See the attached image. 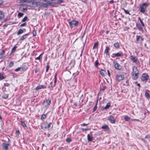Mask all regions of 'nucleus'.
Masks as SVG:
<instances>
[{
	"label": "nucleus",
	"instance_id": "f257e3e1",
	"mask_svg": "<svg viewBox=\"0 0 150 150\" xmlns=\"http://www.w3.org/2000/svg\"><path fill=\"white\" fill-rule=\"evenodd\" d=\"M150 4L149 3H144L140 5L139 6L140 10V11L141 12L144 13L145 11V9Z\"/></svg>",
	"mask_w": 150,
	"mask_h": 150
},
{
	"label": "nucleus",
	"instance_id": "f03ea898",
	"mask_svg": "<svg viewBox=\"0 0 150 150\" xmlns=\"http://www.w3.org/2000/svg\"><path fill=\"white\" fill-rule=\"evenodd\" d=\"M32 4L34 6H37L38 5H40L43 7H47L48 6V4L47 3H42L40 4V3L39 2L33 1L32 2Z\"/></svg>",
	"mask_w": 150,
	"mask_h": 150
},
{
	"label": "nucleus",
	"instance_id": "7ed1b4c3",
	"mask_svg": "<svg viewBox=\"0 0 150 150\" xmlns=\"http://www.w3.org/2000/svg\"><path fill=\"white\" fill-rule=\"evenodd\" d=\"M69 23L70 27L72 28L77 27L78 25L79 22L75 20H73L69 22Z\"/></svg>",
	"mask_w": 150,
	"mask_h": 150
},
{
	"label": "nucleus",
	"instance_id": "20e7f679",
	"mask_svg": "<svg viewBox=\"0 0 150 150\" xmlns=\"http://www.w3.org/2000/svg\"><path fill=\"white\" fill-rule=\"evenodd\" d=\"M149 78V76L147 73H144L142 74L141 77V80L143 81H147Z\"/></svg>",
	"mask_w": 150,
	"mask_h": 150
},
{
	"label": "nucleus",
	"instance_id": "39448f33",
	"mask_svg": "<svg viewBox=\"0 0 150 150\" xmlns=\"http://www.w3.org/2000/svg\"><path fill=\"white\" fill-rule=\"evenodd\" d=\"M124 76L122 75H117L116 77V79L117 81H120L123 80L124 79Z\"/></svg>",
	"mask_w": 150,
	"mask_h": 150
},
{
	"label": "nucleus",
	"instance_id": "423d86ee",
	"mask_svg": "<svg viewBox=\"0 0 150 150\" xmlns=\"http://www.w3.org/2000/svg\"><path fill=\"white\" fill-rule=\"evenodd\" d=\"M51 100L50 99H46L43 101V104L46 106L49 105L51 102Z\"/></svg>",
	"mask_w": 150,
	"mask_h": 150
},
{
	"label": "nucleus",
	"instance_id": "0eeeda50",
	"mask_svg": "<svg viewBox=\"0 0 150 150\" xmlns=\"http://www.w3.org/2000/svg\"><path fill=\"white\" fill-rule=\"evenodd\" d=\"M108 120L112 123L114 124L115 122V120L114 117L112 115H110L108 118Z\"/></svg>",
	"mask_w": 150,
	"mask_h": 150
},
{
	"label": "nucleus",
	"instance_id": "6e6552de",
	"mask_svg": "<svg viewBox=\"0 0 150 150\" xmlns=\"http://www.w3.org/2000/svg\"><path fill=\"white\" fill-rule=\"evenodd\" d=\"M8 144H6L5 143H3L2 144V146L4 150H8Z\"/></svg>",
	"mask_w": 150,
	"mask_h": 150
},
{
	"label": "nucleus",
	"instance_id": "1a4fd4ad",
	"mask_svg": "<svg viewBox=\"0 0 150 150\" xmlns=\"http://www.w3.org/2000/svg\"><path fill=\"white\" fill-rule=\"evenodd\" d=\"M115 68L118 70H120L121 69L122 67L118 63H116L115 64Z\"/></svg>",
	"mask_w": 150,
	"mask_h": 150
},
{
	"label": "nucleus",
	"instance_id": "9d476101",
	"mask_svg": "<svg viewBox=\"0 0 150 150\" xmlns=\"http://www.w3.org/2000/svg\"><path fill=\"white\" fill-rule=\"evenodd\" d=\"M46 88V86L44 85H39L37 86L36 88V89L37 90L41 89L42 88Z\"/></svg>",
	"mask_w": 150,
	"mask_h": 150
},
{
	"label": "nucleus",
	"instance_id": "9b49d317",
	"mask_svg": "<svg viewBox=\"0 0 150 150\" xmlns=\"http://www.w3.org/2000/svg\"><path fill=\"white\" fill-rule=\"evenodd\" d=\"M129 58L132 60L133 62L134 63L136 62L137 60V58L135 56L134 57L133 56H131Z\"/></svg>",
	"mask_w": 150,
	"mask_h": 150
},
{
	"label": "nucleus",
	"instance_id": "f8f14e48",
	"mask_svg": "<svg viewBox=\"0 0 150 150\" xmlns=\"http://www.w3.org/2000/svg\"><path fill=\"white\" fill-rule=\"evenodd\" d=\"M139 73V71L136 67H134L133 68L132 74Z\"/></svg>",
	"mask_w": 150,
	"mask_h": 150
},
{
	"label": "nucleus",
	"instance_id": "ddd939ff",
	"mask_svg": "<svg viewBox=\"0 0 150 150\" xmlns=\"http://www.w3.org/2000/svg\"><path fill=\"white\" fill-rule=\"evenodd\" d=\"M53 82L52 81L50 82V85L48 86V88H50L51 90H52L53 88L55 86L54 85V84L53 85L52 84Z\"/></svg>",
	"mask_w": 150,
	"mask_h": 150
},
{
	"label": "nucleus",
	"instance_id": "4468645a",
	"mask_svg": "<svg viewBox=\"0 0 150 150\" xmlns=\"http://www.w3.org/2000/svg\"><path fill=\"white\" fill-rule=\"evenodd\" d=\"M110 106V103H108L104 107H102V108L103 110H106L109 108V107Z\"/></svg>",
	"mask_w": 150,
	"mask_h": 150
},
{
	"label": "nucleus",
	"instance_id": "2eb2a0df",
	"mask_svg": "<svg viewBox=\"0 0 150 150\" xmlns=\"http://www.w3.org/2000/svg\"><path fill=\"white\" fill-rule=\"evenodd\" d=\"M139 73L132 74V78L134 80H136L138 77Z\"/></svg>",
	"mask_w": 150,
	"mask_h": 150
},
{
	"label": "nucleus",
	"instance_id": "dca6fc26",
	"mask_svg": "<svg viewBox=\"0 0 150 150\" xmlns=\"http://www.w3.org/2000/svg\"><path fill=\"white\" fill-rule=\"evenodd\" d=\"M136 27L137 29L139 30H141L142 31H143V29H142L141 25L140 24H136Z\"/></svg>",
	"mask_w": 150,
	"mask_h": 150
},
{
	"label": "nucleus",
	"instance_id": "f3484780",
	"mask_svg": "<svg viewBox=\"0 0 150 150\" xmlns=\"http://www.w3.org/2000/svg\"><path fill=\"white\" fill-rule=\"evenodd\" d=\"M87 139L88 141L91 142L93 139V137L89 134L87 135Z\"/></svg>",
	"mask_w": 150,
	"mask_h": 150
},
{
	"label": "nucleus",
	"instance_id": "a211bd4d",
	"mask_svg": "<svg viewBox=\"0 0 150 150\" xmlns=\"http://www.w3.org/2000/svg\"><path fill=\"white\" fill-rule=\"evenodd\" d=\"M29 35V34H25L23 36H22L21 38V39L22 40H23L25 39L27 37H28V35Z\"/></svg>",
	"mask_w": 150,
	"mask_h": 150
},
{
	"label": "nucleus",
	"instance_id": "6ab92c4d",
	"mask_svg": "<svg viewBox=\"0 0 150 150\" xmlns=\"http://www.w3.org/2000/svg\"><path fill=\"white\" fill-rule=\"evenodd\" d=\"M4 13L1 11H0V20L3 19L4 18Z\"/></svg>",
	"mask_w": 150,
	"mask_h": 150
},
{
	"label": "nucleus",
	"instance_id": "aec40b11",
	"mask_svg": "<svg viewBox=\"0 0 150 150\" xmlns=\"http://www.w3.org/2000/svg\"><path fill=\"white\" fill-rule=\"evenodd\" d=\"M100 73L101 75L104 76H105V74H106V71L103 70H101L100 71Z\"/></svg>",
	"mask_w": 150,
	"mask_h": 150
},
{
	"label": "nucleus",
	"instance_id": "412c9836",
	"mask_svg": "<svg viewBox=\"0 0 150 150\" xmlns=\"http://www.w3.org/2000/svg\"><path fill=\"white\" fill-rule=\"evenodd\" d=\"M122 54V52H120L114 54V55L115 57H118L121 56Z\"/></svg>",
	"mask_w": 150,
	"mask_h": 150
},
{
	"label": "nucleus",
	"instance_id": "4be33fe9",
	"mask_svg": "<svg viewBox=\"0 0 150 150\" xmlns=\"http://www.w3.org/2000/svg\"><path fill=\"white\" fill-rule=\"evenodd\" d=\"M136 40L137 41H142V40H143V39H142V37L140 35H137V38Z\"/></svg>",
	"mask_w": 150,
	"mask_h": 150
},
{
	"label": "nucleus",
	"instance_id": "5701e85b",
	"mask_svg": "<svg viewBox=\"0 0 150 150\" xmlns=\"http://www.w3.org/2000/svg\"><path fill=\"white\" fill-rule=\"evenodd\" d=\"M101 128L102 129H105L106 130H109V128L108 126L106 125L102 126L101 127Z\"/></svg>",
	"mask_w": 150,
	"mask_h": 150
},
{
	"label": "nucleus",
	"instance_id": "b1692460",
	"mask_svg": "<svg viewBox=\"0 0 150 150\" xmlns=\"http://www.w3.org/2000/svg\"><path fill=\"white\" fill-rule=\"evenodd\" d=\"M4 52V50H0V59H1L3 57V54Z\"/></svg>",
	"mask_w": 150,
	"mask_h": 150
},
{
	"label": "nucleus",
	"instance_id": "393cba45",
	"mask_svg": "<svg viewBox=\"0 0 150 150\" xmlns=\"http://www.w3.org/2000/svg\"><path fill=\"white\" fill-rule=\"evenodd\" d=\"M57 74H55V75L54 77V85H55V86H56V83H57Z\"/></svg>",
	"mask_w": 150,
	"mask_h": 150
},
{
	"label": "nucleus",
	"instance_id": "a878e982",
	"mask_svg": "<svg viewBox=\"0 0 150 150\" xmlns=\"http://www.w3.org/2000/svg\"><path fill=\"white\" fill-rule=\"evenodd\" d=\"M23 32V30L22 29H20L17 32V35H20Z\"/></svg>",
	"mask_w": 150,
	"mask_h": 150
},
{
	"label": "nucleus",
	"instance_id": "bb28decb",
	"mask_svg": "<svg viewBox=\"0 0 150 150\" xmlns=\"http://www.w3.org/2000/svg\"><path fill=\"white\" fill-rule=\"evenodd\" d=\"M124 119L126 121H129V120H131V118L127 116H126L125 117Z\"/></svg>",
	"mask_w": 150,
	"mask_h": 150
},
{
	"label": "nucleus",
	"instance_id": "cd10ccee",
	"mask_svg": "<svg viewBox=\"0 0 150 150\" xmlns=\"http://www.w3.org/2000/svg\"><path fill=\"white\" fill-rule=\"evenodd\" d=\"M42 54H43V53H42V54H40L38 57L35 58V59H37V60H40V59L42 58V57H41V56Z\"/></svg>",
	"mask_w": 150,
	"mask_h": 150
},
{
	"label": "nucleus",
	"instance_id": "c85d7f7f",
	"mask_svg": "<svg viewBox=\"0 0 150 150\" xmlns=\"http://www.w3.org/2000/svg\"><path fill=\"white\" fill-rule=\"evenodd\" d=\"M98 47H93L92 50L94 52L96 53L97 52Z\"/></svg>",
	"mask_w": 150,
	"mask_h": 150
},
{
	"label": "nucleus",
	"instance_id": "c756f323",
	"mask_svg": "<svg viewBox=\"0 0 150 150\" xmlns=\"http://www.w3.org/2000/svg\"><path fill=\"white\" fill-rule=\"evenodd\" d=\"M46 116L45 115L43 114L41 116V120L45 119L46 118Z\"/></svg>",
	"mask_w": 150,
	"mask_h": 150
},
{
	"label": "nucleus",
	"instance_id": "7c9ffc66",
	"mask_svg": "<svg viewBox=\"0 0 150 150\" xmlns=\"http://www.w3.org/2000/svg\"><path fill=\"white\" fill-rule=\"evenodd\" d=\"M32 33L33 36H35L36 35V31L35 29H34L32 32Z\"/></svg>",
	"mask_w": 150,
	"mask_h": 150
},
{
	"label": "nucleus",
	"instance_id": "2f4dec72",
	"mask_svg": "<svg viewBox=\"0 0 150 150\" xmlns=\"http://www.w3.org/2000/svg\"><path fill=\"white\" fill-rule=\"evenodd\" d=\"M99 64V63L98 62V60H97L95 62V65L96 67H97Z\"/></svg>",
	"mask_w": 150,
	"mask_h": 150
},
{
	"label": "nucleus",
	"instance_id": "473e14b6",
	"mask_svg": "<svg viewBox=\"0 0 150 150\" xmlns=\"http://www.w3.org/2000/svg\"><path fill=\"white\" fill-rule=\"evenodd\" d=\"M123 9L124 11L127 14H129V15H130V14L129 13V11L128 10H126L124 8H123Z\"/></svg>",
	"mask_w": 150,
	"mask_h": 150
},
{
	"label": "nucleus",
	"instance_id": "72a5a7b5",
	"mask_svg": "<svg viewBox=\"0 0 150 150\" xmlns=\"http://www.w3.org/2000/svg\"><path fill=\"white\" fill-rule=\"evenodd\" d=\"M109 49V47H106V49L105 50V52L107 54H108Z\"/></svg>",
	"mask_w": 150,
	"mask_h": 150
},
{
	"label": "nucleus",
	"instance_id": "f704fd0d",
	"mask_svg": "<svg viewBox=\"0 0 150 150\" xmlns=\"http://www.w3.org/2000/svg\"><path fill=\"white\" fill-rule=\"evenodd\" d=\"M49 68H50V65H49V64L48 63H47L46 65V72H47L48 71L49 69Z\"/></svg>",
	"mask_w": 150,
	"mask_h": 150
},
{
	"label": "nucleus",
	"instance_id": "c9c22d12",
	"mask_svg": "<svg viewBox=\"0 0 150 150\" xmlns=\"http://www.w3.org/2000/svg\"><path fill=\"white\" fill-rule=\"evenodd\" d=\"M23 15V13L20 12L18 14V16L19 18L22 16Z\"/></svg>",
	"mask_w": 150,
	"mask_h": 150
},
{
	"label": "nucleus",
	"instance_id": "e433bc0d",
	"mask_svg": "<svg viewBox=\"0 0 150 150\" xmlns=\"http://www.w3.org/2000/svg\"><path fill=\"white\" fill-rule=\"evenodd\" d=\"M21 69H23V68H21V67H19L18 68H17L15 70V71H20L21 70Z\"/></svg>",
	"mask_w": 150,
	"mask_h": 150
},
{
	"label": "nucleus",
	"instance_id": "4c0bfd02",
	"mask_svg": "<svg viewBox=\"0 0 150 150\" xmlns=\"http://www.w3.org/2000/svg\"><path fill=\"white\" fill-rule=\"evenodd\" d=\"M97 103H98V101L97 102V103H96V105L94 107V108H93V112H95L96 110V109L97 108Z\"/></svg>",
	"mask_w": 150,
	"mask_h": 150
},
{
	"label": "nucleus",
	"instance_id": "58836bf2",
	"mask_svg": "<svg viewBox=\"0 0 150 150\" xmlns=\"http://www.w3.org/2000/svg\"><path fill=\"white\" fill-rule=\"evenodd\" d=\"M8 97V94H4L3 95V97L4 98H7Z\"/></svg>",
	"mask_w": 150,
	"mask_h": 150
},
{
	"label": "nucleus",
	"instance_id": "ea45409f",
	"mask_svg": "<svg viewBox=\"0 0 150 150\" xmlns=\"http://www.w3.org/2000/svg\"><path fill=\"white\" fill-rule=\"evenodd\" d=\"M71 138H67L66 139V141L68 143H69L71 141Z\"/></svg>",
	"mask_w": 150,
	"mask_h": 150
},
{
	"label": "nucleus",
	"instance_id": "a19ab883",
	"mask_svg": "<svg viewBox=\"0 0 150 150\" xmlns=\"http://www.w3.org/2000/svg\"><path fill=\"white\" fill-rule=\"evenodd\" d=\"M16 47H13V49H12L11 54H12L14 52L16 51Z\"/></svg>",
	"mask_w": 150,
	"mask_h": 150
},
{
	"label": "nucleus",
	"instance_id": "79ce46f5",
	"mask_svg": "<svg viewBox=\"0 0 150 150\" xmlns=\"http://www.w3.org/2000/svg\"><path fill=\"white\" fill-rule=\"evenodd\" d=\"M114 47H119V44L118 43L116 42L114 44Z\"/></svg>",
	"mask_w": 150,
	"mask_h": 150
},
{
	"label": "nucleus",
	"instance_id": "37998d69",
	"mask_svg": "<svg viewBox=\"0 0 150 150\" xmlns=\"http://www.w3.org/2000/svg\"><path fill=\"white\" fill-rule=\"evenodd\" d=\"M4 77L3 75L1 73H0V80H2L4 79Z\"/></svg>",
	"mask_w": 150,
	"mask_h": 150
},
{
	"label": "nucleus",
	"instance_id": "c03bdc74",
	"mask_svg": "<svg viewBox=\"0 0 150 150\" xmlns=\"http://www.w3.org/2000/svg\"><path fill=\"white\" fill-rule=\"evenodd\" d=\"M21 122L22 126H23V127H26V125L24 122L22 121H21Z\"/></svg>",
	"mask_w": 150,
	"mask_h": 150
},
{
	"label": "nucleus",
	"instance_id": "a18cd8bd",
	"mask_svg": "<svg viewBox=\"0 0 150 150\" xmlns=\"http://www.w3.org/2000/svg\"><path fill=\"white\" fill-rule=\"evenodd\" d=\"M28 18V17L27 16H25L22 19V22H25L26 21Z\"/></svg>",
	"mask_w": 150,
	"mask_h": 150
},
{
	"label": "nucleus",
	"instance_id": "49530a36",
	"mask_svg": "<svg viewBox=\"0 0 150 150\" xmlns=\"http://www.w3.org/2000/svg\"><path fill=\"white\" fill-rule=\"evenodd\" d=\"M52 124L51 123H50L46 127H45V128H48L50 127H51V125Z\"/></svg>",
	"mask_w": 150,
	"mask_h": 150
},
{
	"label": "nucleus",
	"instance_id": "de8ad7c7",
	"mask_svg": "<svg viewBox=\"0 0 150 150\" xmlns=\"http://www.w3.org/2000/svg\"><path fill=\"white\" fill-rule=\"evenodd\" d=\"M145 95L146 97H150V96L149 94L148 93L146 92L145 93Z\"/></svg>",
	"mask_w": 150,
	"mask_h": 150
},
{
	"label": "nucleus",
	"instance_id": "09e8293b",
	"mask_svg": "<svg viewBox=\"0 0 150 150\" xmlns=\"http://www.w3.org/2000/svg\"><path fill=\"white\" fill-rule=\"evenodd\" d=\"M98 44V42H96L95 43L93 47H97Z\"/></svg>",
	"mask_w": 150,
	"mask_h": 150
},
{
	"label": "nucleus",
	"instance_id": "8fccbe9b",
	"mask_svg": "<svg viewBox=\"0 0 150 150\" xmlns=\"http://www.w3.org/2000/svg\"><path fill=\"white\" fill-rule=\"evenodd\" d=\"M59 149L60 150H67V149L66 148H64L62 147H59Z\"/></svg>",
	"mask_w": 150,
	"mask_h": 150
},
{
	"label": "nucleus",
	"instance_id": "3c124183",
	"mask_svg": "<svg viewBox=\"0 0 150 150\" xmlns=\"http://www.w3.org/2000/svg\"><path fill=\"white\" fill-rule=\"evenodd\" d=\"M140 23H141L143 27L145 26V25H144V23L142 21V20H140Z\"/></svg>",
	"mask_w": 150,
	"mask_h": 150
},
{
	"label": "nucleus",
	"instance_id": "603ef678",
	"mask_svg": "<svg viewBox=\"0 0 150 150\" xmlns=\"http://www.w3.org/2000/svg\"><path fill=\"white\" fill-rule=\"evenodd\" d=\"M131 120L132 121H139V120H137V119H131Z\"/></svg>",
	"mask_w": 150,
	"mask_h": 150
},
{
	"label": "nucleus",
	"instance_id": "864d4df0",
	"mask_svg": "<svg viewBox=\"0 0 150 150\" xmlns=\"http://www.w3.org/2000/svg\"><path fill=\"white\" fill-rule=\"evenodd\" d=\"M145 138L146 139L149 138L150 139V135H149V134L145 136Z\"/></svg>",
	"mask_w": 150,
	"mask_h": 150
},
{
	"label": "nucleus",
	"instance_id": "5fc2aeb1",
	"mask_svg": "<svg viewBox=\"0 0 150 150\" xmlns=\"http://www.w3.org/2000/svg\"><path fill=\"white\" fill-rule=\"evenodd\" d=\"M14 64L12 62H10V67H12L13 65Z\"/></svg>",
	"mask_w": 150,
	"mask_h": 150
},
{
	"label": "nucleus",
	"instance_id": "6e6d98bb",
	"mask_svg": "<svg viewBox=\"0 0 150 150\" xmlns=\"http://www.w3.org/2000/svg\"><path fill=\"white\" fill-rule=\"evenodd\" d=\"M26 23H24L23 24H22L21 25V26L23 27V26H25L26 25Z\"/></svg>",
	"mask_w": 150,
	"mask_h": 150
},
{
	"label": "nucleus",
	"instance_id": "4d7b16f0",
	"mask_svg": "<svg viewBox=\"0 0 150 150\" xmlns=\"http://www.w3.org/2000/svg\"><path fill=\"white\" fill-rule=\"evenodd\" d=\"M63 2V1L62 0H59L57 1V3L58 4H60L62 3Z\"/></svg>",
	"mask_w": 150,
	"mask_h": 150
},
{
	"label": "nucleus",
	"instance_id": "13d9d810",
	"mask_svg": "<svg viewBox=\"0 0 150 150\" xmlns=\"http://www.w3.org/2000/svg\"><path fill=\"white\" fill-rule=\"evenodd\" d=\"M88 125V124H86L85 123H83L82 124H81V125L82 126H87V125Z\"/></svg>",
	"mask_w": 150,
	"mask_h": 150
},
{
	"label": "nucleus",
	"instance_id": "bf43d9fd",
	"mask_svg": "<svg viewBox=\"0 0 150 150\" xmlns=\"http://www.w3.org/2000/svg\"><path fill=\"white\" fill-rule=\"evenodd\" d=\"M16 134H19L20 133V132L19 130H17L16 131Z\"/></svg>",
	"mask_w": 150,
	"mask_h": 150
},
{
	"label": "nucleus",
	"instance_id": "052dcab7",
	"mask_svg": "<svg viewBox=\"0 0 150 150\" xmlns=\"http://www.w3.org/2000/svg\"><path fill=\"white\" fill-rule=\"evenodd\" d=\"M107 71H108V75L110 77V71L109 70H108Z\"/></svg>",
	"mask_w": 150,
	"mask_h": 150
},
{
	"label": "nucleus",
	"instance_id": "680f3d73",
	"mask_svg": "<svg viewBox=\"0 0 150 150\" xmlns=\"http://www.w3.org/2000/svg\"><path fill=\"white\" fill-rule=\"evenodd\" d=\"M3 3V2L2 0H0V6H1Z\"/></svg>",
	"mask_w": 150,
	"mask_h": 150
},
{
	"label": "nucleus",
	"instance_id": "e2e57ef3",
	"mask_svg": "<svg viewBox=\"0 0 150 150\" xmlns=\"http://www.w3.org/2000/svg\"><path fill=\"white\" fill-rule=\"evenodd\" d=\"M113 2H114V1L113 0H111L110 1V3L111 4H113Z\"/></svg>",
	"mask_w": 150,
	"mask_h": 150
},
{
	"label": "nucleus",
	"instance_id": "0e129e2a",
	"mask_svg": "<svg viewBox=\"0 0 150 150\" xmlns=\"http://www.w3.org/2000/svg\"><path fill=\"white\" fill-rule=\"evenodd\" d=\"M137 85L138 86H139V87H141L140 85V83H137Z\"/></svg>",
	"mask_w": 150,
	"mask_h": 150
},
{
	"label": "nucleus",
	"instance_id": "69168bd1",
	"mask_svg": "<svg viewBox=\"0 0 150 150\" xmlns=\"http://www.w3.org/2000/svg\"><path fill=\"white\" fill-rule=\"evenodd\" d=\"M23 10H24L27 11V8H23Z\"/></svg>",
	"mask_w": 150,
	"mask_h": 150
},
{
	"label": "nucleus",
	"instance_id": "338daca9",
	"mask_svg": "<svg viewBox=\"0 0 150 150\" xmlns=\"http://www.w3.org/2000/svg\"><path fill=\"white\" fill-rule=\"evenodd\" d=\"M109 32V30L107 31L106 32V34H108V33Z\"/></svg>",
	"mask_w": 150,
	"mask_h": 150
},
{
	"label": "nucleus",
	"instance_id": "774afa93",
	"mask_svg": "<svg viewBox=\"0 0 150 150\" xmlns=\"http://www.w3.org/2000/svg\"><path fill=\"white\" fill-rule=\"evenodd\" d=\"M128 81H128V80H127L126 81V83H128Z\"/></svg>",
	"mask_w": 150,
	"mask_h": 150
}]
</instances>
